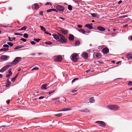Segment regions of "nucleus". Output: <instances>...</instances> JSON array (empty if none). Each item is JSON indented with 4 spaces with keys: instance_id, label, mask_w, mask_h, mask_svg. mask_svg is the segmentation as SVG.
<instances>
[{
    "instance_id": "1",
    "label": "nucleus",
    "mask_w": 132,
    "mask_h": 132,
    "mask_svg": "<svg viewBox=\"0 0 132 132\" xmlns=\"http://www.w3.org/2000/svg\"><path fill=\"white\" fill-rule=\"evenodd\" d=\"M60 38L57 41L62 43H66L67 42V40L65 37L62 34H60Z\"/></svg>"
},
{
    "instance_id": "2",
    "label": "nucleus",
    "mask_w": 132,
    "mask_h": 132,
    "mask_svg": "<svg viewBox=\"0 0 132 132\" xmlns=\"http://www.w3.org/2000/svg\"><path fill=\"white\" fill-rule=\"evenodd\" d=\"M78 55L76 53L72 54L71 56V59L73 62H77L78 58L77 57Z\"/></svg>"
},
{
    "instance_id": "3",
    "label": "nucleus",
    "mask_w": 132,
    "mask_h": 132,
    "mask_svg": "<svg viewBox=\"0 0 132 132\" xmlns=\"http://www.w3.org/2000/svg\"><path fill=\"white\" fill-rule=\"evenodd\" d=\"M107 107L109 109L113 110H118L119 109V107L118 105H109Z\"/></svg>"
},
{
    "instance_id": "4",
    "label": "nucleus",
    "mask_w": 132,
    "mask_h": 132,
    "mask_svg": "<svg viewBox=\"0 0 132 132\" xmlns=\"http://www.w3.org/2000/svg\"><path fill=\"white\" fill-rule=\"evenodd\" d=\"M21 58L20 57H16L13 61V62H11V63L16 64L18 63L21 60Z\"/></svg>"
},
{
    "instance_id": "5",
    "label": "nucleus",
    "mask_w": 132,
    "mask_h": 132,
    "mask_svg": "<svg viewBox=\"0 0 132 132\" xmlns=\"http://www.w3.org/2000/svg\"><path fill=\"white\" fill-rule=\"evenodd\" d=\"M62 57L61 55H58L55 56L54 58V60L56 62H60L61 61Z\"/></svg>"
},
{
    "instance_id": "6",
    "label": "nucleus",
    "mask_w": 132,
    "mask_h": 132,
    "mask_svg": "<svg viewBox=\"0 0 132 132\" xmlns=\"http://www.w3.org/2000/svg\"><path fill=\"white\" fill-rule=\"evenodd\" d=\"M95 123L98 124L100 126H102L103 127H105L106 125V124L103 121H97L95 122Z\"/></svg>"
},
{
    "instance_id": "7",
    "label": "nucleus",
    "mask_w": 132,
    "mask_h": 132,
    "mask_svg": "<svg viewBox=\"0 0 132 132\" xmlns=\"http://www.w3.org/2000/svg\"><path fill=\"white\" fill-rule=\"evenodd\" d=\"M56 8L59 11H62L64 9V7L60 5H58L56 6Z\"/></svg>"
},
{
    "instance_id": "8",
    "label": "nucleus",
    "mask_w": 132,
    "mask_h": 132,
    "mask_svg": "<svg viewBox=\"0 0 132 132\" xmlns=\"http://www.w3.org/2000/svg\"><path fill=\"white\" fill-rule=\"evenodd\" d=\"M57 35L55 34H54L52 35L53 36L54 38L56 40H59V39L60 38V34H61L59 33H57Z\"/></svg>"
},
{
    "instance_id": "9",
    "label": "nucleus",
    "mask_w": 132,
    "mask_h": 132,
    "mask_svg": "<svg viewBox=\"0 0 132 132\" xmlns=\"http://www.w3.org/2000/svg\"><path fill=\"white\" fill-rule=\"evenodd\" d=\"M9 58V56L5 55H3L0 57V59L1 60H7L8 58Z\"/></svg>"
},
{
    "instance_id": "10",
    "label": "nucleus",
    "mask_w": 132,
    "mask_h": 132,
    "mask_svg": "<svg viewBox=\"0 0 132 132\" xmlns=\"http://www.w3.org/2000/svg\"><path fill=\"white\" fill-rule=\"evenodd\" d=\"M109 52V50L107 47L104 48L102 50V52L104 54H106Z\"/></svg>"
},
{
    "instance_id": "11",
    "label": "nucleus",
    "mask_w": 132,
    "mask_h": 132,
    "mask_svg": "<svg viewBox=\"0 0 132 132\" xmlns=\"http://www.w3.org/2000/svg\"><path fill=\"white\" fill-rule=\"evenodd\" d=\"M82 56L84 59H86L88 56V55L87 53L85 52L83 53Z\"/></svg>"
},
{
    "instance_id": "12",
    "label": "nucleus",
    "mask_w": 132,
    "mask_h": 132,
    "mask_svg": "<svg viewBox=\"0 0 132 132\" xmlns=\"http://www.w3.org/2000/svg\"><path fill=\"white\" fill-rule=\"evenodd\" d=\"M97 29L101 31H103L105 30V28L101 26H99L97 28Z\"/></svg>"
},
{
    "instance_id": "13",
    "label": "nucleus",
    "mask_w": 132,
    "mask_h": 132,
    "mask_svg": "<svg viewBox=\"0 0 132 132\" xmlns=\"http://www.w3.org/2000/svg\"><path fill=\"white\" fill-rule=\"evenodd\" d=\"M69 39L70 40H73L74 39V36L70 34L69 36Z\"/></svg>"
},
{
    "instance_id": "14",
    "label": "nucleus",
    "mask_w": 132,
    "mask_h": 132,
    "mask_svg": "<svg viewBox=\"0 0 132 132\" xmlns=\"http://www.w3.org/2000/svg\"><path fill=\"white\" fill-rule=\"evenodd\" d=\"M64 34H67L68 32V30L64 29H62L60 30Z\"/></svg>"
},
{
    "instance_id": "15",
    "label": "nucleus",
    "mask_w": 132,
    "mask_h": 132,
    "mask_svg": "<svg viewBox=\"0 0 132 132\" xmlns=\"http://www.w3.org/2000/svg\"><path fill=\"white\" fill-rule=\"evenodd\" d=\"M126 57L128 59H132V54L131 53H128L126 55Z\"/></svg>"
},
{
    "instance_id": "16",
    "label": "nucleus",
    "mask_w": 132,
    "mask_h": 132,
    "mask_svg": "<svg viewBox=\"0 0 132 132\" xmlns=\"http://www.w3.org/2000/svg\"><path fill=\"white\" fill-rule=\"evenodd\" d=\"M7 69V67L5 66L0 70V72H3L5 71Z\"/></svg>"
},
{
    "instance_id": "17",
    "label": "nucleus",
    "mask_w": 132,
    "mask_h": 132,
    "mask_svg": "<svg viewBox=\"0 0 132 132\" xmlns=\"http://www.w3.org/2000/svg\"><path fill=\"white\" fill-rule=\"evenodd\" d=\"M6 82L7 83L6 84V87H8L11 85V83L10 81H9V79H7Z\"/></svg>"
},
{
    "instance_id": "18",
    "label": "nucleus",
    "mask_w": 132,
    "mask_h": 132,
    "mask_svg": "<svg viewBox=\"0 0 132 132\" xmlns=\"http://www.w3.org/2000/svg\"><path fill=\"white\" fill-rule=\"evenodd\" d=\"M85 27H88V28L91 29H93V27L90 24H86L85 25Z\"/></svg>"
},
{
    "instance_id": "19",
    "label": "nucleus",
    "mask_w": 132,
    "mask_h": 132,
    "mask_svg": "<svg viewBox=\"0 0 132 132\" xmlns=\"http://www.w3.org/2000/svg\"><path fill=\"white\" fill-rule=\"evenodd\" d=\"M95 101V100L94 97H92L89 99V101L90 103H94Z\"/></svg>"
},
{
    "instance_id": "20",
    "label": "nucleus",
    "mask_w": 132,
    "mask_h": 132,
    "mask_svg": "<svg viewBox=\"0 0 132 132\" xmlns=\"http://www.w3.org/2000/svg\"><path fill=\"white\" fill-rule=\"evenodd\" d=\"M95 56L96 57L98 58H101V54L100 53H96Z\"/></svg>"
},
{
    "instance_id": "21",
    "label": "nucleus",
    "mask_w": 132,
    "mask_h": 132,
    "mask_svg": "<svg viewBox=\"0 0 132 132\" xmlns=\"http://www.w3.org/2000/svg\"><path fill=\"white\" fill-rule=\"evenodd\" d=\"M46 84H45L42 85L41 86V88L43 89H46L47 88L46 87Z\"/></svg>"
},
{
    "instance_id": "22",
    "label": "nucleus",
    "mask_w": 132,
    "mask_h": 132,
    "mask_svg": "<svg viewBox=\"0 0 132 132\" xmlns=\"http://www.w3.org/2000/svg\"><path fill=\"white\" fill-rule=\"evenodd\" d=\"M91 14L93 17H98L99 16L97 13H91Z\"/></svg>"
},
{
    "instance_id": "23",
    "label": "nucleus",
    "mask_w": 132,
    "mask_h": 132,
    "mask_svg": "<svg viewBox=\"0 0 132 132\" xmlns=\"http://www.w3.org/2000/svg\"><path fill=\"white\" fill-rule=\"evenodd\" d=\"M71 110V109H70L69 108H65L64 109H63L62 110L59 111H69L70 110Z\"/></svg>"
},
{
    "instance_id": "24",
    "label": "nucleus",
    "mask_w": 132,
    "mask_h": 132,
    "mask_svg": "<svg viewBox=\"0 0 132 132\" xmlns=\"http://www.w3.org/2000/svg\"><path fill=\"white\" fill-rule=\"evenodd\" d=\"M78 31L79 32L82 33L83 34H84L86 32V31L82 29H79Z\"/></svg>"
},
{
    "instance_id": "25",
    "label": "nucleus",
    "mask_w": 132,
    "mask_h": 132,
    "mask_svg": "<svg viewBox=\"0 0 132 132\" xmlns=\"http://www.w3.org/2000/svg\"><path fill=\"white\" fill-rule=\"evenodd\" d=\"M81 112H85L88 113L90 112V110L88 109H85L84 110L81 111Z\"/></svg>"
},
{
    "instance_id": "26",
    "label": "nucleus",
    "mask_w": 132,
    "mask_h": 132,
    "mask_svg": "<svg viewBox=\"0 0 132 132\" xmlns=\"http://www.w3.org/2000/svg\"><path fill=\"white\" fill-rule=\"evenodd\" d=\"M9 50L8 48H2L0 49V51H7Z\"/></svg>"
},
{
    "instance_id": "27",
    "label": "nucleus",
    "mask_w": 132,
    "mask_h": 132,
    "mask_svg": "<svg viewBox=\"0 0 132 132\" xmlns=\"http://www.w3.org/2000/svg\"><path fill=\"white\" fill-rule=\"evenodd\" d=\"M19 73H17L16 76H15L13 78H12V79L11 81H14L15 80V79L17 77V76H18V74H19Z\"/></svg>"
},
{
    "instance_id": "28",
    "label": "nucleus",
    "mask_w": 132,
    "mask_h": 132,
    "mask_svg": "<svg viewBox=\"0 0 132 132\" xmlns=\"http://www.w3.org/2000/svg\"><path fill=\"white\" fill-rule=\"evenodd\" d=\"M34 5L35 7V8L36 10L38 9L39 8V5L38 4H34Z\"/></svg>"
},
{
    "instance_id": "29",
    "label": "nucleus",
    "mask_w": 132,
    "mask_h": 132,
    "mask_svg": "<svg viewBox=\"0 0 132 132\" xmlns=\"http://www.w3.org/2000/svg\"><path fill=\"white\" fill-rule=\"evenodd\" d=\"M62 115V113H59L58 114H54L55 116H58L59 117H61Z\"/></svg>"
},
{
    "instance_id": "30",
    "label": "nucleus",
    "mask_w": 132,
    "mask_h": 132,
    "mask_svg": "<svg viewBox=\"0 0 132 132\" xmlns=\"http://www.w3.org/2000/svg\"><path fill=\"white\" fill-rule=\"evenodd\" d=\"M12 69H10L9 71V75L10 76H11L12 74V72H11Z\"/></svg>"
},
{
    "instance_id": "31",
    "label": "nucleus",
    "mask_w": 132,
    "mask_h": 132,
    "mask_svg": "<svg viewBox=\"0 0 132 132\" xmlns=\"http://www.w3.org/2000/svg\"><path fill=\"white\" fill-rule=\"evenodd\" d=\"M23 47L22 46H16L15 48H14V49L15 50H16L17 49H19V48H21L22 47Z\"/></svg>"
},
{
    "instance_id": "32",
    "label": "nucleus",
    "mask_w": 132,
    "mask_h": 132,
    "mask_svg": "<svg viewBox=\"0 0 132 132\" xmlns=\"http://www.w3.org/2000/svg\"><path fill=\"white\" fill-rule=\"evenodd\" d=\"M12 39L13 40H14L15 39V37L12 38H11L10 37H8V39L10 41H12V39Z\"/></svg>"
},
{
    "instance_id": "33",
    "label": "nucleus",
    "mask_w": 132,
    "mask_h": 132,
    "mask_svg": "<svg viewBox=\"0 0 132 132\" xmlns=\"http://www.w3.org/2000/svg\"><path fill=\"white\" fill-rule=\"evenodd\" d=\"M68 9L70 11L72 10V6L70 5H69L68 6Z\"/></svg>"
},
{
    "instance_id": "34",
    "label": "nucleus",
    "mask_w": 132,
    "mask_h": 132,
    "mask_svg": "<svg viewBox=\"0 0 132 132\" xmlns=\"http://www.w3.org/2000/svg\"><path fill=\"white\" fill-rule=\"evenodd\" d=\"M65 100V98L64 97H62L61 98L60 102H63Z\"/></svg>"
},
{
    "instance_id": "35",
    "label": "nucleus",
    "mask_w": 132,
    "mask_h": 132,
    "mask_svg": "<svg viewBox=\"0 0 132 132\" xmlns=\"http://www.w3.org/2000/svg\"><path fill=\"white\" fill-rule=\"evenodd\" d=\"M28 34L27 33H25L23 34V37L25 38H28Z\"/></svg>"
},
{
    "instance_id": "36",
    "label": "nucleus",
    "mask_w": 132,
    "mask_h": 132,
    "mask_svg": "<svg viewBox=\"0 0 132 132\" xmlns=\"http://www.w3.org/2000/svg\"><path fill=\"white\" fill-rule=\"evenodd\" d=\"M55 89H54L53 90H52L50 92H48V93L49 95H50L51 94L53 93V92H54L55 91Z\"/></svg>"
},
{
    "instance_id": "37",
    "label": "nucleus",
    "mask_w": 132,
    "mask_h": 132,
    "mask_svg": "<svg viewBox=\"0 0 132 132\" xmlns=\"http://www.w3.org/2000/svg\"><path fill=\"white\" fill-rule=\"evenodd\" d=\"M40 27L42 30L44 31L46 30V29L43 26H40Z\"/></svg>"
},
{
    "instance_id": "38",
    "label": "nucleus",
    "mask_w": 132,
    "mask_h": 132,
    "mask_svg": "<svg viewBox=\"0 0 132 132\" xmlns=\"http://www.w3.org/2000/svg\"><path fill=\"white\" fill-rule=\"evenodd\" d=\"M7 43L10 46H12L13 45V44L12 43L8 42Z\"/></svg>"
},
{
    "instance_id": "39",
    "label": "nucleus",
    "mask_w": 132,
    "mask_h": 132,
    "mask_svg": "<svg viewBox=\"0 0 132 132\" xmlns=\"http://www.w3.org/2000/svg\"><path fill=\"white\" fill-rule=\"evenodd\" d=\"M75 44V45H78L80 44V42L79 41H77L76 42Z\"/></svg>"
},
{
    "instance_id": "40",
    "label": "nucleus",
    "mask_w": 132,
    "mask_h": 132,
    "mask_svg": "<svg viewBox=\"0 0 132 132\" xmlns=\"http://www.w3.org/2000/svg\"><path fill=\"white\" fill-rule=\"evenodd\" d=\"M27 27V26H24L23 27H22V28H21V30H25L26 29Z\"/></svg>"
},
{
    "instance_id": "41",
    "label": "nucleus",
    "mask_w": 132,
    "mask_h": 132,
    "mask_svg": "<svg viewBox=\"0 0 132 132\" xmlns=\"http://www.w3.org/2000/svg\"><path fill=\"white\" fill-rule=\"evenodd\" d=\"M78 80V78H76L72 80V82L73 83L75 82L76 80Z\"/></svg>"
},
{
    "instance_id": "42",
    "label": "nucleus",
    "mask_w": 132,
    "mask_h": 132,
    "mask_svg": "<svg viewBox=\"0 0 132 132\" xmlns=\"http://www.w3.org/2000/svg\"><path fill=\"white\" fill-rule=\"evenodd\" d=\"M11 63H10L9 64H8L6 65V66L7 67V68L9 67H11V66L13 64Z\"/></svg>"
},
{
    "instance_id": "43",
    "label": "nucleus",
    "mask_w": 132,
    "mask_h": 132,
    "mask_svg": "<svg viewBox=\"0 0 132 132\" xmlns=\"http://www.w3.org/2000/svg\"><path fill=\"white\" fill-rule=\"evenodd\" d=\"M40 40V39L38 38L37 39L36 38H35L34 39V40L35 41L37 42H38Z\"/></svg>"
},
{
    "instance_id": "44",
    "label": "nucleus",
    "mask_w": 132,
    "mask_h": 132,
    "mask_svg": "<svg viewBox=\"0 0 132 132\" xmlns=\"http://www.w3.org/2000/svg\"><path fill=\"white\" fill-rule=\"evenodd\" d=\"M128 85H129L132 86V81H129L128 82Z\"/></svg>"
},
{
    "instance_id": "45",
    "label": "nucleus",
    "mask_w": 132,
    "mask_h": 132,
    "mask_svg": "<svg viewBox=\"0 0 132 132\" xmlns=\"http://www.w3.org/2000/svg\"><path fill=\"white\" fill-rule=\"evenodd\" d=\"M46 44L48 45H51L52 44V42H46Z\"/></svg>"
},
{
    "instance_id": "46",
    "label": "nucleus",
    "mask_w": 132,
    "mask_h": 132,
    "mask_svg": "<svg viewBox=\"0 0 132 132\" xmlns=\"http://www.w3.org/2000/svg\"><path fill=\"white\" fill-rule=\"evenodd\" d=\"M20 40H22V41H23L24 42H26V41L27 40V39H24L23 38H21Z\"/></svg>"
},
{
    "instance_id": "47",
    "label": "nucleus",
    "mask_w": 132,
    "mask_h": 132,
    "mask_svg": "<svg viewBox=\"0 0 132 132\" xmlns=\"http://www.w3.org/2000/svg\"><path fill=\"white\" fill-rule=\"evenodd\" d=\"M60 101H59V100H58L55 101V103L56 104H58L60 103Z\"/></svg>"
},
{
    "instance_id": "48",
    "label": "nucleus",
    "mask_w": 132,
    "mask_h": 132,
    "mask_svg": "<svg viewBox=\"0 0 132 132\" xmlns=\"http://www.w3.org/2000/svg\"><path fill=\"white\" fill-rule=\"evenodd\" d=\"M39 69V68H37V67H35V68H33L32 69V70H38Z\"/></svg>"
},
{
    "instance_id": "49",
    "label": "nucleus",
    "mask_w": 132,
    "mask_h": 132,
    "mask_svg": "<svg viewBox=\"0 0 132 132\" xmlns=\"http://www.w3.org/2000/svg\"><path fill=\"white\" fill-rule=\"evenodd\" d=\"M33 45H35L36 44V43L34 41L30 42Z\"/></svg>"
},
{
    "instance_id": "50",
    "label": "nucleus",
    "mask_w": 132,
    "mask_h": 132,
    "mask_svg": "<svg viewBox=\"0 0 132 132\" xmlns=\"http://www.w3.org/2000/svg\"><path fill=\"white\" fill-rule=\"evenodd\" d=\"M52 11V9H48L47 10V12H50Z\"/></svg>"
},
{
    "instance_id": "51",
    "label": "nucleus",
    "mask_w": 132,
    "mask_h": 132,
    "mask_svg": "<svg viewBox=\"0 0 132 132\" xmlns=\"http://www.w3.org/2000/svg\"><path fill=\"white\" fill-rule=\"evenodd\" d=\"M3 47H7V48H8L9 46L7 44H4L3 45Z\"/></svg>"
},
{
    "instance_id": "52",
    "label": "nucleus",
    "mask_w": 132,
    "mask_h": 132,
    "mask_svg": "<svg viewBox=\"0 0 132 132\" xmlns=\"http://www.w3.org/2000/svg\"><path fill=\"white\" fill-rule=\"evenodd\" d=\"M46 5H51V3L50 2H47L46 3Z\"/></svg>"
},
{
    "instance_id": "53",
    "label": "nucleus",
    "mask_w": 132,
    "mask_h": 132,
    "mask_svg": "<svg viewBox=\"0 0 132 132\" xmlns=\"http://www.w3.org/2000/svg\"><path fill=\"white\" fill-rule=\"evenodd\" d=\"M4 127V128H3V130H5L6 128H7V127H8V126H3Z\"/></svg>"
},
{
    "instance_id": "54",
    "label": "nucleus",
    "mask_w": 132,
    "mask_h": 132,
    "mask_svg": "<svg viewBox=\"0 0 132 132\" xmlns=\"http://www.w3.org/2000/svg\"><path fill=\"white\" fill-rule=\"evenodd\" d=\"M44 98V96H42L40 97L38 99H43Z\"/></svg>"
},
{
    "instance_id": "55",
    "label": "nucleus",
    "mask_w": 132,
    "mask_h": 132,
    "mask_svg": "<svg viewBox=\"0 0 132 132\" xmlns=\"http://www.w3.org/2000/svg\"><path fill=\"white\" fill-rule=\"evenodd\" d=\"M3 128H4V127L2 126L0 127V130L2 131L3 130Z\"/></svg>"
},
{
    "instance_id": "56",
    "label": "nucleus",
    "mask_w": 132,
    "mask_h": 132,
    "mask_svg": "<svg viewBox=\"0 0 132 132\" xmlns=\"http://www.w3.org/2000/svg\"><path fill=\"white\" fill-rule=\"evenodd\" d=\"M58 99V98H53L52 99V101L54 100H57Z\"/></svg>"
},
{
    "instance_id": "57",
    "label": "nucleus",
    "mask_w": 132,
    "mask_h": 132,
    "mask_svg": "<svg viewBox=\"0 0 132 132\" xmlns=\"http://www.w3.org/2000/svg\"><path fill=\"white\" fill-rule=\"evenodd\" d=\"M77 91V90H73L72 91H71V92L72 93H74L76 92Z\"/></svg>"
},
{
    "instance_id": "58",
    "label": "nucleus",
    "mask_w": 132,
    "mask_h": 132,
    "mask_svg": "<svg viewBox=\"0 0 132 132\" xmlns=\"http://www.w3.org/2000/svg\"><path fill=\"white\" fill-rule=\"evenodd\" d=\"M6 103L7 104H8L10 102V100H8L6 101Z\"/></svg>"
},
{
    "instance_id": "59",
    "label": "nucleus",
    "mask_w": 132,
    "mask_h": 132,
    "mask_svg": "<svg viewBox=\"0 0 132 132\" xmlns=\"http://www.w3.org/2000/svg\"><path fill=\"white\" fill-rule=\"evenodd\" d=\"M45 32L46 33V34H49V32H48V31H46V30L45 31Z\"/></svg>"
},
{
    "instance_id": "60",
    "label": "nucleus",
    "mask_w": 132,
    "mask_h": 132,
    "mask_svg": "<svg viewBox=\"0 0 132 132\" xmlns=\"http://www.w3.org/2000/svg\"><path fill=\"white\" fill-rule=\"evenodd\" d=\"M79 28H81L82 27V26L80 25H78L77 26Z\"/></svg>"
},
{
    "instance_id": "61",
    "label": "nucleus",
    "mask_w": 132,
    "mask_h": 132,
    "mask_svg": "<svg viewBox=\"0 0 132 132\" xmlns=\"http://www.w3.org/2000/svg\"><path fill=\"white\" fill-rule=\"evenodd\" d=\"M128 26V24H126L124 26V27L125 28H126V27H127Z\"/></svg>"
},
{
    "instance_id": "62",
    "label": "nucleus",
    "mask_w": 132,
    "mask_h": 132,
    "mask_svg": "<svg viewBox=\"0 0 132 132\" xmlns=\"http://www.w3.org/2000/svg\"><path fill=\"white\" fill-rule=\"evenodd\" d=\"M122 2V1L121 0L120 1L118 2V4H120V3H121Z\"/></svg>"
},
{
    "instance_id": "63",
    "label": "nucleus",
    "mask_w": 132,
    "mask_h": 132,
    "mask_svg": "<svg viewBox=\"0 0 132 132\" xmlns=\"http://www.w3.org/2000/svg\"><path fill=\"white\" fill-rule=\"evenodd\" d=\"M39 13L41 15H43V12H40Z\"/></svg>"
},
{
    "instance_id": "64",
    "label": "nucleus",
    "mask_w": 132,
    "mask_h": 132,
    "mask_svg": "<svg viewBox=\"0 0 132 132\" xmlns=\"http://www.w3.org/2000/svg\"><path fill=\"white\" fill-rule=\"evenodd\" d=\"M86 32H87V33H89L90 32V31L89 30H87L86 31Z\"/></svg>"
}]
</instances>
